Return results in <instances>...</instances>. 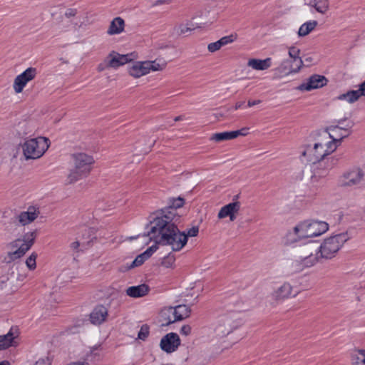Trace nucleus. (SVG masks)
I'll return each instance as SVG.
<instances>
[{
  "mask_svg": "<svg viewBox=\"0 0 365 365\" xmlns=\"http://www.w3.org/2000/svg\"><path fill=\"white\" fill-rule=\"evenodd\" d=\"M37 256L38 255L36 252H32L31 255L26 259V264L29 269L32 270L36 267V259Z\"/></svg>",
  "mask_w": 365,
  "mask_h": 365,
  "instance_id": "42",
  "label": "nucleus"
},
{
  "mask_svg": "<svg viewBox=\"0 0 365 365\" xmlns=\"http://www.w3.org/2000/svg\"><path fill=\"white\" fill-rule=\"evenodd\" d=\"M245 104V101L237 102L235 106V110L242 108Z\"/></svg>",
  "mask_w": 365,
  "mask_h": 365,
  "instance_id": "60",
  "label": "nucleus"
},
{
  "mask_svg": "<svg viewBox=\"0 0 365 365\" xmlns=\"http://www.w3.org/2000/svg\"><path fill=\"white\" fill-rule=\"evenodd\" d=\"M290 62V67L292 68V71L294 73H298L301 68L304 66V61L302 58H297L294 59H289Z\"/></svg>",
  "mask_w": 365,
  "mask_h": 365,
  "instance_id": "37",
  "label": "nucleus"
},
{
  "mask_svg": "<svg viewBox=\"0 0 365 365\" xmlns=\"http://www.w3.org/2000/svg\"><path fill=\"white\" fill-rule=\"evenodd\" d=\"M307 154H309L310 156L312 155L311 146L310 145H308L307 147V149L302 152V156H306Z\"/></svg>",
  "mask_w": 365,
  "mask_h": 365,
  "instance_id": "58",
  "label": "nucleus"
},
{
  "mask_svg": "<svg viewBox=\"0 0 365 365\" xmlns=\"http://www.w3.org/2000/svg\"><path fill=\"white\" fill-rule=\"evenodd\" d=\"M238 137V133L232 131H225L213 134L210 140L215 142H222L225 140L235 139Z\"/></svg>",
  "mask_w": 365,
  "mask_h": 365,
  "instance_id": "27",
  "label": "nucleus"
},
{
  "mask_svg": "<svg viewBox=\"0 0 365 365\" xmlns=\"http://www.w3.org/2000/svg\"><path fill=\"white\" fill-rule=\"evenodd\" d=\"M184 204L185 199L183 197L170 198L168 206L153 213V215H155L153 218H163L165 220L164 217H172L171 215H173L178 216V222H180L181 216L177 213L176 210L178 208L182 207Z\"/></svg>",
  "mask_w": 365,
  "mask_h": 365,
  "instance_id": "6",
  "label": "nucleus"
},
{
  "mask_svg": "<svg viewBox=\"0 0 365 365\" xmlns=\"http://www.w3.org/2000/svg\"><path fill=\"white\" fill-rule=\"evenodd\" d=\"M14 279H11L6 275L2 276L0 278V288L5 289L8 292H12V286L14 284Z\"/></svg>",
  "mask_w": 365,
  "mask_h": 365,
  "instance_id": "35",
  "label": "nucleus"
},
{
  "mask_svg": "<svg viewBox=\"0 0 365 365\" xmlns=\"http://www.w3.org/2000/svg\"><path fill=\"white\" fill-rule=\"evenodd\" d=\"M125 21L121 17L114 18L109 26L107 34L109 35L119 34L123 31Z\"/></svg>",
  "mask_w": 365,
  "mask_h": 365,
  "instance_id": "25",
  "label": "nucleus"
},
{
  "mask_svg": "<svg viewBox=\"0 0 365 365\" xmlns=\"http://www.w3.org/2000/svg\"><path fill=\"white\" fill-rule=\"evenodd\" d=\"M292 287L289 283H284L275 291L274 297L276 299H284L292 294Z\"/></svg>",
  "mask_w": 365,
  "mask_h": 365,
  "instance_id": "28",
  "label": "nucleus"
},
{
  "mask_svg": "<svg viewBox=\"0 0 365 365\" xmlns=\"http://www.w3.org/2000/svg\"><path fill=\"white\" fill-rule=\"evenodd\" d=\"M0 365H10V363L8 361H2L0 362Z\"/></svg>",
  "mask_w": 365,
  "mask_h": 365,
  "instance_id": "63",
  "label": "nucleus"
},
{
  "mask_svg": "<svg viewBox=\"0 0 365 365\" xmlns=\"http://www.w3.org/2000/svg\"><path fill=\"white\" fill-rule=\"evenodd\" d=\"M21 256L19 255V253L16 252V250L14 252H9L7 255L4 257L2 259V262L10 264L12 262H14L17 259L21 258Z\"/></svg>",
  "mask_w": 365,
  "mask_h": 365,
  "instance_id": "38",
  "label": "nucleus"
},
{
  "mask_svg": "<svg viewBox=\"0 0 365 365\" xmlns=\"http://www.w3.org/2000/svg\"><path fill=\"white\" fill-rule=\"evenodd\" d=\"M240 205L241 204L239 201H234L225 205L220 210L217 217L223 219L229 217L230 221H234L236 219L235 214L240 210Z\"/></svg>",
  "mask_w": 365,
  "mask_h": 365,
  "instance_id": "14",
  "label": "nucleus"
},
{
  "mask_svg": "<svg viewBox=\"0 0 365 365\" xmlns=\"http://www.w3.org/2000/svg\"><path fill=\"white\" fill-rule=\"evenodd\" d=\"M135 260L138 264L139 266L142 265L145 260H147L146 257L143 255V253L138 255Z\"/></svg>",
  "mask_w": 365,
  "mask_h": 365,
  "instance_id": "51",
  "label": "nucleus"
},
{
  "mask_svg": "<svg viewBox=\"0 0 365 365\" xmlns=\"http://www.w3.org/2000/svg\"><path fill=\"white\" fill-rule=\"evenodd\" d=\"M155 141H156L155 140H152V142H151L150 145H149V147L144 150L143 152H144L145 154H147V153H148L150 151L151 148L155 145Z\"/></svg>",
  "mask_w": 365,
  "mask_h": 365,
  "instance_id": "59",
  "label": "nucleus"
},
{
  "mask_svg": "<svg viewBox=\"0 0 365 365\" xmlns=\"http://www.w3.org/2000/svg\"><path fill=\"white\" fill-rule=\"evenodd\" d=\"M182 119V115L177 116L174 118V121L177 122Z\"/></svg>",
  "mask_w": 365,
  "mask_h": 365,
  "instance_id": "64",
  "label": "nucleus"
},
{
  "mask_svg": "<svg viewBox=\"0 0 365 365\" xmlns=\"http://www.w3.org/2000/svg\"><path fill=\"white\" fill-rule=\"evenodd\" d=\"M348 240L347 232L331 236L324 240L320 246L314 250V252L317 253L319 252L321 258L331 259L335 257L336 254Z\"/></svg>",
  "mask_w": 365,
  "mask_h": 365,
  "instance_id": "3",
  "label": "nucleus"
},
{
  "mask_svg": "<svg viewBox=\"0 0 365 365\" xmlns=\"http://www.w3.org/2000/svg\"><path fill=\"white\" fill-rule=\"evenodd\" d=\"M191 330V327L188 324H185L181 327L180 332L182 335L188 336L190 334Z\"/></svg>",
  "mask_w": 365,
  "mask_h": 365,
  "instance_id": "47",
  "label": "nucleus"
},
{
  "mask_svg": "<svg viewBox=\"0 0 365 365\" xmlns=\"http://www.w3.org/2000/svg\"><path fill=\"white\" fill-rule=\"evenodd\" d=\"M313 61V58L312 57H307L304 58V62H306L307 64V66H309Z\"/></svg>",
  "mask_w": 365,
  "mask_h": 365,
  "instance_id": "61",
  "label": "nucleus"
},
{
  "mask_svg": "<svg viewBox=\"0 0 365 365\" xmlns=\"http://www.w3.org/2000/svg\"><path fill=\"white\" fill-rule=\"evenodd\" d=\"M22 147L23 154L26 160H34L41 158L48 150L50 140L46 137L31 138L20 143Z\"/></svg>",
  "mask_w": 365,
  "mask_h": 365,
  "instance_id": "4",
  "label": "nucleus"
},
{
  "mask_svg": "<svg viewBox=\"0 0 365 365\" xmlns=\"http://www.w3.org/2000/svg\"><path fill=\"white\" fill-rule=\"evenodd\" d=\"M81 246V243L78 240H76L73 242H72L71 245H70V247L75 252H78L80 250H79V247Z\"/></svg>",
  "mask_w": 365,
  "mask_h": 365,
  "instance_id": "53",
  "label": "nucleus"
},
{
  "mask_svg": "<svg viewBox=\"0 0 365 365\" xmlns=\"http://www.w3.org/2000/svg\"><path fill=\"white\" fill-rule=\"evenodd\" d=\"M136 58L137 54L135 52L127 54H120L115 51H112L108 56V62L107 66L116 68L133 61Z\"/></svg>",
  "mask_w": 365,
  "mask_h": 365,
  "instance_id": "11",
  "label": "nucleus"
},
{
  "mask_svg": "<svg viewBox=\"0 0 365 365\" xmlns=\"http://www.w3.org/2000/svg\"><path fill=\"white\" fill-rule=\"evenodd\" d=\"M51 360L49 359L48 356L38 359L35 364V365H51Z\"/></svg>",
  "mask_w": 365,
  "mask_h": 365,
  "instance_id": "49",
  "label": "nucleus"
},
{
  "mask_svg": "<svg viewBox=\"0 0 365 365\" xmlns=\"http://www.w3.org/2000/svg\"><path fill=\"white\" fill-rule=\"evenodd\" d=\"M173 307H169L168 308H165L160 312V317L163 321H165V323L163 324L164 326L170 325L176 321H173L171 315H173Z\"/></svg>",
  "mask_w": 365,
  "mask_h": 365,
  "instance_id": "32",
  "label": "nucleus"
},
{
  "mask_svg": "<svg viewBox=\"0 0 365 365\" xmlns=\"http://www.w3.org/2000/svg\"><path fill=\"white\" fill-rule=\"evenodd\" d=\"M305 4L314 7L316 11L322 14H325L329 8V0H304Z\"/></svg>",
  "mask_w": 365,
  "mask_h": 365,
  "instance_id": "26",
  "label": "nucleus"
},
{
  "mask_svg": "<svg viewBox=\"0 0 365 365\" xmlns=\"http://www.w3.org/2000/svg\"><path fill=\"white\" fill-rule=\"evenodd\" d=\"M19 336V329L16 327H12L9 331L4 335H0V350H4L10 346H16V343L14 339Z\"/></svg>",
  "mask_w": 365,
  "mask_h": 365,
  "instance_id": "15",
  "label": "nucleus"
},
{
  "mask_svg": "<svg viewBox=\"0 0 365 365\" xmlns=\"http://www.w3.org/2000/svg\"><path fill=\"white\" fill-rule=\"evenodd\" d=\"M150 333V327L148 324H143L138 334V338L140 340L145 341Z\"/></svg>",
  "mask_w": 365,
  "mask_h": 365,
  "instance_id": "41",
  "label": "nucleus"
},
{
  "mask_svg": "<svg viewBox=\"0 0 365 365\" xmlns=\"http://www.w3.org/2000/svg\"><path fill=\"white\" fill-rule=\"evenodd\" d=\"M363 177L364 173L360 168L345 172L339 180V185L343 187L356 185Z\"/></svg>",
  "mask_w": 365,
  "mask_h": 365,
  "instance_id": "10",
  "label": "nucleus"
},
{
  "mask_svg": "<svg viewBox=\"0 0 365 365\" xmlns=\"http://www.w3.org/2000/svg\"><path fill=\"white\" fill-rule=\"evenodd\" d=\"M349 133H346V135H341L339 138H337L334 137V135H331V133H329V138L332 139V140H331V141L328 142V143L326 144V145H327V147L328 152H329V154H330L331 153H332L333 151H334V150L336 149V148H337V146H338L337 143H340L341 142V140H342L344 138H346V137H347V136L349 135Z\"/></svg>",
  "mask_w": 365,
  "mask_h": 365,
  "instance_id": "33",
  "label": "nucleus"
},
{
  "mask_svg": "<svg viewBox=\"0 0 365 365\" xmlns=\"http://www.w3.org/2000/svg\"><path fill=\"white\" fill-rule=\"evenodd\" d=\"M248 130H249L248 128H242L240 130H232V132L238 133V136H240V135L245 136L248 133V132H247Z\"/></svg>",
  "mask_w": 365,
  "mask_h": 365,
  "instance_id": "55",
  "label": "nucleus"
},
{
  "mask_svg": "<svg viewBox=\"0 0 365 365\" xmlns=\"http://www.w3.org/2000/svg\"><path fill=\"white\" fill-rule=\"evenodd\" d=\"M149 72L163 71L167 66V62L163 58H156L154 61H145Z\"/></svg>",
  "mask_w": 365,
  "mask_h": 365,
  "instance_id": "29",
  "label": "nucleus"
},
{
  "mask_svg": "<svg viewBox=\"0 0 365 365\" xmlns=\"http://www.w3.org/2000/svg\"><path fill=\"white\" fill-rule=\"evenodd\" d=\"M136 267H139L138 264L136 262V261L134 259L132 263L129 265H127V266H123V267H121L120 270L121 272H126V271H128L133 268H135Z\"/></svg>",
  "mask_w": 365,
  "mask_h": 365,
  "instance_id": "48",
  "label": "nucleus"
},
{
  "mask_svg": "<svg viewBox=\"0 0 365 365\" xmlns=\"http://www.w3.org/2000/svg\"><path fill=\"white\" fill-rule=\"evenodd\" d=\"M175 261V255L172 252H170L167 256H165L163 258L161 264L166 268H169L173 266Z\"/></svg>",
  "mask_w": 365,
  "mask_h": 365,
  "instance_id": "39",
  "label": "nucleus"
},
{
  "mask_svg": "<svg viewBox=\"0 0 365 365\" xmlns=\"http://www.w3.org/2000/svg\"><path fill=\"white\" fill-rule=\"evenodd\" d=\"M74 161V168L70 170L67 177L68 184H73L76 181L86 178L91 170V165L94 163L93 156L84 153L72 155Z\"/></svg>",
  "mask_w": 365,
  "mask_h": 365,
  "instance_id": "2",
  "label": "nucleus"
},
{
  "mask_svg": "<svg viewBox=\"0 0 365 365\" xmlns=\"http://www.w3.org/2000/svg\"><path fill=\"white\" fill-rule=\"evenodd\" d=\"M312 156L308 159L310 163H316L322 160H327V155H329L328 150H324L322 143H317L314 144V148H311Z\"/></svg>",
  "mask_w": 365,
  "mask_h": 365,
  "instance_id": "18",
  "label": "nucleus"
},
{
  "mask_svg": "<svg viewBox=\"0 0 365 365\" xmlns=\"http://www.w3.org/2000/svg\"><path fill=\"white\" fill-rule=\"evenodd\" d=\"M158 244H155L150 247H148L145 252H143V255L146 257L148 259L150 258L152 255L158 249Z\"/></svg>",
  "mask_w": 365,
  "mask_h": 365,
  "instance_id": "44",
  "label": "nucleus"
},
{
  "mask_svg": "<svg viewBox=\"0 0 365 365\" xmlns=\"http://www.w3.org/2000/svg\"><path fill=\"white\" fill-rule=\"evenodd\" d=\"M77 14V10L76 9H73V8H69L68 9L66 12H65V16L67 17V18H70V17H72V16H76V14Z\"/></svg>",
  "mask_w": 365,
  "mask_h": 365,
  "instance_id": "50",
  "label": "nucleus"
},
{
  "mask_svg": "<svg viewBox=\"0 0 365 365\" xmlns=\"http://www.w3.org/2000/svg\"><path fill=\"white\" fill-rule=\"evenodd\" d=\"M235 39L236 35L231 34L224 36L215 42L209 43L207 46V49L211 53L215 52L220 49L222 46L233 42Z\"/></svg>",
  "mask_w": 365,
  "mask_h": 365,
  "instance_id": "23",
  "label": "nucleus"
},
{
  "mask_svg": "<svg viewBox=\"0 0 365 365\" xmlns=\"http://www.w3.org/2000/svg\"><path fill=\"white\" fill-rule=\"evenodd\" d=\"M150 287L146 284H141L137 286L129 287L125 292L128 296L132 298L143 297L148 294Z\"/></svg>",
  "mask_w": 365,
  "mask_h": 365,
  "instance_id": "21",
  "label": "nucleus"
},
{
  "mask_svg": "<svg viewBox=\"0 0 365 365\" xmlns=\"http://www.w3.org/2000/svg\"><path fill=\"white\" fill-rule=\"evenodd\" d=\"M128 73L134 78H140L149 73L148 67L145 61H135L128 68Z\"/></svg>",
  "mask_w": 365,
  "mask_h": 365,
  "instance_id": "20",
  "label": "nucleus"
},
{
  "mask_svg": "<svg viewBox=\"0 0 365 365\" xmlns=\"http://www.w3.org/2000/svg\"><path fill=\"white\" fill-rule=\"evenodd\" d=\"M32 246L28 245V244H25L24 242L20 245L19 247V248L16 250V252L19 253V255L21 257H23L26 252L30 250V248Z\"/></svg>",
  "mask_w": 365,
  "mask_h": 365,
  "instance_id": "45",
  "label": "nucleus"
},
{
  "mask_svg": "<svg viewBox=\"0 0 365 365\" xmlns=\"http://www.w3.org/2000/svg\"><path fill=\"white\" fill-rule=\"evenodd\" d=\"M36 237H37V230H35L32 232H29L27 233H25L23 235L21 241H23L25 244H28V245L32 246L35 242V240H36Z\"/></svg>",
  "mask_w": 365,
  "mask_h": 365,
  "instance_id": "36",
  "label": "nucleus"
},
{
  "mask_svg": "<svg viewBox=\"0 0 365 365\" xmlns=\"http://www.w3.org/2000/svg\"><path fill=\"white\" fill-rule=\"evenodd\" d=\"M173 321L177 322L188 318L192 312L190 307L185 304H179L173 307Z\"/></svg>",
  "mask_w": 365,
  "mask_h": 365,
  "instance_id": "22",
  "label": "nucleus"
},
{
  "mask_svg": "<svg viewBox=\"0 0 365 365\" xmlns=\"http://www.w3.org/2000/svg\"><path fill=\"white\" fill-rule=\"evenodd\" d=\"M235 322L230 314L222 316L218 320V325L215 331L218 335L225 336L229 334L235 329Z\"/></svg>",
  "mask_w": 365,
  "mask_h": 365,
  "instance_id": "13",
  "label": "nucleus"
},
{
  "mask_svg": "<svg viewBox=\"0 0 365 365\" xmlns=\"http://www.w3.org/2000/svg\"><path fill=\"white\" fill-rule=\"evenodd\" d=\"M108 316V309L102 304L97 305L90 314V321L93 324H101Z\"/></svg>",
  "mask_w": 365,
  "mask_h": 365,
  "instance_id": "17",
  "label": "nucleus"
},
{
  "mask_svg": "<svg viewBox=\"0 0 365 365\" xmlns=\"http://www.w3.org/2000/svg\"><path fill=\"white\" fill-rule=\"evenodd\" d=\"M300 50L294 46H292L289 48V56L290 57V59H294L297 58H301L299 56Z\"/></svg>",
  "mask_w": 365,
  "mask_h": 365,
  "instance_id": "46",
  "label": "nucleus"
},
{
  "mask_svg": "<svg viewBox=\"0 0 365 365\" xmlns=\"http://www.w3.org/2000/svg\"><path fill=\"white\" fill-rule=\"evenodd\" d=\"M170 0H157L156 4H163L165 3H168Z\"/></svg>",
  "mask_w": 365,
  "mask_h": 365,
  "instance_id": "62",
  "label": "nucleus"
},
{
  "mask_svg": "<svg viewBox=\"0 0 365 365\" xmlns=\"http://www.w3.org/2000/svg\"><path fill=\"white\" fill-rule=\"evenodd\" d=\"M346 120V119H341L338 120V125H330L327 128V130H329L331 133L334 132H339L340 130H344L345 132H347V128H346L344 126V122Z\"/></svg>",
  "mask_w": 365,
  "mask_h": 365,
  "instance_id": "40",
  "label": "nucleus"
},
{
  "mask_svg": "<svg viewBox=\"0 0 365 365\" xmlns=\"http://www.w3.org/2000/svg\"><path fill=\"white\" fill-rule=\"evenodd\" d=\"M328 81V79L324 76L314 74L307 79V83L300 84L297 89L299 91H310L327 86Z\"/></svg>",
  "mask_w": 365,
  "mask_h": 365,
  "instance_id": "12",
  "label": "nucleus"
},
{
  "mask_svg": "<svg viewBox=\"0 0 365 365\" xmlns=\"http://www.w3.org/2000/svg\"><path fill=\"white\" fill-rule=\"evenodd\" d=\"M39 214V210L34 206H30L26 212H21L19 215V221L22 225H28L34 221Z\"/></svg>",
  "mask_w": 365,
  "mask_h": 365,
  "instance_id": "19",
  "label": "nucleus"
},
{
  "mask_svg": "<svg viewBox=\"0 0 365 365\" xmlns=\"http://www.w3.org/2000/svg\"><path fill=\"white\" fill-rule=\"evenodd\" d=\"M193 29H194V28H191V27H189V26H187L181 25L180 26L179 34H186L187 32L191 31Z\"/></svg>",
  "mask_w": 365,
  "mask_h": 365,
  "instance_id": "52",
  "label": "nucleus"
},
{
  "mask_svg": "<svg viewBox=\"0 0 365 365\" xmlns=\"http://www.w3.org/2000/svg\"><path fill=\"white\" fill-rule=\"evenodd\" d=\"M314 244L313 241H309L304 247L302 248L304 252V256H302V262L305 267H309L315 264L320 257L317 255H314L311 250V247ZM316 254H317L316 252Z\"/></svg>",
  "mask_w": 365,
  "mask_h": 365,
  "instance_id": "16",
  "label": "nucleus"
},
{
  "mask_svg": "<svg viewBox=\"0 0 365 365\" xmlns=\"http://www.w3.org/2000/svg\"><path fill=\"white\" fill-rule=\"evenodd\" d=\"M359 89L357 90L358 92L359 93L360 96H365V81L364 82H362L359 86Z\"/></svg>",
  "mask_w": 365,
  "mask_h": 365,
  "instance_id": "54",
  "label": "nucleus"
},
{
  "mask_svg": "<svg viewBox=\"0 0 365 365\" xmlns=\"http://www.w3.org/2000/svg\"><path fill=\"white\" fill-rule=\"evenodd\" d=\"M181 340L178 334L175 332H170L162 337L160 347L163 351L170 354L178 349Z\"/></svg>",
  "mask_w": 365,
  "mask_h": 365,
  "instance_id": "9",
  "label": "nucleus"
},
{
  "mask_svg": "<svg viewBox=\"0 0 365 365\" xmlns=\"http://www.w3.org/2000/svg\"><path fill=\"white\" fill-rule=\"evenodd\" d=\"M37 75V69L34 67L26 68L21 74L18 75L14 81L13 88L16 93L23 91L24 87L31 81L34 80Z\"/></svg>",
  "mask_w": 365,
  "mask_h": 365,
  "instance_id": "8",
  "label": "nucleus"
},
{
  "mask_svg": "<svg viewBox=\"0 0 365 365\" xmlns=\"http://www.w3.org/2000/svg\"><path fill=\"white\" fill-rule=\"evenodd\" d=\"M317 24L318 22L314 20L303 24L298 31V35L299 36H305L308 35L312 31H313L315 29Z\"/></svg>",
  "mask_w": 365,
  "mask_h": 365,
  "instance_id": "31",
  "label": "nucleus"
},
{
  "mask_svg": "<svg viewBox=\"0 0 365 365\" xmlns=\"http://www.w3.org/2000/svg\"><path fill=\"white\" fill-rule=\"evenodd\" d=\"M184 232V236L186 237L187 241L188 240L189 237H196L199 233V227L193 226L192 228L188 229L187 232Z\"/></svg>",
  "mask_w": 365,
  "mask_h": 365,
  "instance_id": "43",
  "label": "nucleus"
},
{
  "mask_svg": "<svg viewBox=\"0 0 365 365\" xmlns=\"http://www.w3.org/2000/svg\"><path fill=\"white\" fill-rule=\"evenodd\" d=\"M172 217L163 218H153L146 225H150L148 232L142 235L143 237H150V241H154L161 245H170L173 252L181 250L187 244V238L184 232L178 229V217L171 215Z\"/></svg>",
  "mask_w": 365,
  "mask_h": 365,
  "instance_id": "1",
  "label": "nucleus"
},
{
  "mask_svg": "<svg viewBox=\"0 0 365 365\" xmlns=\"http://www.w3.org/2000/svg\"><path fill=\"white\" fill-rule=\"evenodd\" d=\"M21 242V238H18L12 242H11L9 243V246L11 247V248H16L19 247V242Z\"/></svg>",
  "mask_w": 365,
  "mask_h": 365,
  "instance_id": "56",
  "label": "nucleus"
},
{
  "mask_svg": "<svg viewBox=\"0 0 365 365\" xmlns=\"http://www.w3.org/2000/svg\"><path fill=\"white\" fill-rule=\"evenodd\" d=\"M272 64V59L267 58L265 59L250 58L247 62V66L255 70L264 71L269 68Z\"/></svg>",
  "mask_w": 365,
  "mask_h": 365,
  "instance_id": "24",
  "label": "nucleus"
},
{
  "mask_svg": "<svg viewBox=\"0 0 365 365\" xmlns=\"http://www.w3.org/2000/svg\"><path fill=\"white\" fill-rule=\"evenodd\" d=\"M361 97L357 90H350L346 93H343L337 96V99L340 101L346 100L349 103H353L357 101Z\"/></svg>",
  "mask_w": 365,
  "mask_h": 365,
  "instance_id": "30",
  "label": "nucleus"
},
{
  "mask_svg": "<svg viewBox=\"0 0 365 365\" xmlns=\"http://www.w3.org/2000/svg\"><path fill=\"white\" fill-rule=\"evenodd\" d=\"M276 71L279 73L281 76L293 73L292 68L290 67V62L288 60L284 61L281 65L276 68Z\"/></svg>",
  "mask_w": 365,
  "mask_h": 365,
  "instance_id": "34",
  "label": "nucleus"
},
{
  "mask_svg": "<svg viewBox=\"0 0 365 365\" xmlns=\"http://www.w3.org/2000/svg\"><path fill=\"white\" fill-rule=\"evenodd\" d=\"M336 160L334 158H327V160H322L316 163H312V175L311 180L312 182H317L320 178L326 177L329 171L334 167Z\"/></svg>",
  "mask_w": 365,
  "mask_h": 365,
  "instance_id": "7",
  "label": "nucleus"
},
{
  "mask_svg": "<svg viewBox=\"0 0 365 365\" xmlns=\"http://www.w3.org/2000/svg\"><path fill=\"white\" fill-rule=\"evenodd\" d=\"M329 229L324 221L305 220L294 227V232L300 238H309L322 235Z\"/></svg>",
  "mask_w": 365,
  "mask_h": 365,
  "instance_id": "5",
  "label": "nucleus"
},
{
  "mask_svg": "<svg viewBox=\"0 0 365 365\" xmlns=\"http://www.w3.org/2000/svg\"><path fill=\"white\" fill-rule=\"evenodd\" d=\"M262 101L260 100H249L248 102H247V106L248 107H252V106H256V105H258L261 103Z\"/></svg>",
  "mask_w": 365,
  "mask_h": 365,
  "instance_id": "57",
  "label": "nucleus"
}]
</instances>
